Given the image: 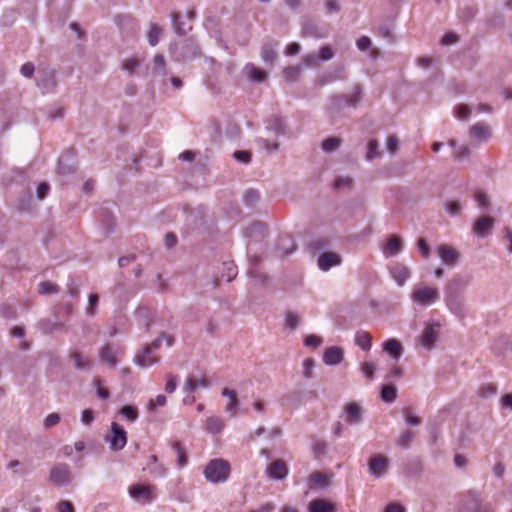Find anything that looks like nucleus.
<instances>
[{
  "instance_id": "obj_1",
  "label": "nucleus",
  "mask_w": 512,
  "mask_h": 512,
  "mask_svg": "<svg viewBox=\"0 0 512 512\" xmlns=\"http://www.w3.org/2000/svg\"><path fill=\"white\" fill-rule=\"evenodd\" d=\"M204 474L210 482H223L229 477L230 465L227 461L222 459L211 460L206 466Z\"/></svg>"
},
{
  "instance_id": "obj_2",
  "label": "nucleus",
  "mask_w": 512,
  "mask_h": 512,
  "mask_svg": "<svg viewBox=\"0 0 512 512\" xmlns=\"http://www.w3.org/2000/svg\"><path fill=\"white\" fill-rule=\"evenodd\" d=\"M411 298L414 302L422 306H429L436 302L439 298V291L433 287H419L412 292Z\"/></svg>"
},
{
  "instance_id": "obj_3",
  "label": "nucleus",
  "mask_w": 512,
  "mask_h": 512,
  "mask_svg": "<svg viewBox=\"0 0 512 512\" xmlns=\"http://www.w3.org/2000/svg\"><path fill=\"white\" fill-rule=\"evenodd\" d=\"M106 441L112 451L122 450L127 443V434L124 428L116 422L111 424V433L106 436Z\"/></svg>"
},
{
  "instance_id": "obj_4",
  "label": "nucleus",
  "mask_w": 512,
  "mask_h": 512,
  "mask_svg": "<svg viewBox=\"0 0 512 512\" xmlns=\"http://www.w3.org/2000/svg\"><path fill=\"white\" fill-rule=\"evenodd\" d=\"M467 497V510L469 512H494L492 504L484 501L479 491L469 490L467 492Z\"/></svg>"
},
{
  "instance_id": "obj_5",
  "label": "nucleus",
  "mask_w": 512,
  "mask_h": 512,
  "mask_svg": "<svg viewBox=\"0 0 512 512\" xmlns=\"http://www.w3.org/2000/svg\"><path fill=\"white\" fill-rule=\"evenodd\" d=\"M49 480L57 486L69 484L72 480V473L69 466L65 463H58L53 466L50 471Z\"/></svg>"
},
{
  "instance_id": "obj_6",
  "label": "nucleus",
  "mask_w": 512,
  "mask_h": 512,
  "mask_svg": "<svg viewBox=\"0 0 512 512\" xmlns=\"http://www.w3.org/2000/svg\"><path fill=\"white\" fill-rule=\"evenodd\" d=\"M245 237L249 239L248 253L252 251V242L262 241L267 235V227L262 222H253L244 231Z\"/></svg>"
},
{
  "instance_id": "obj_7",
  "label": "nucleus",
  "mask_w": 512,
  "mask_h": 512,
  "mask_svg": "<svg viewBox=\"0 0 512 512\" xmlns=\"http://www.w3.org/2000/svg\"><path fill=\"white\" fill-rule=\"evenodd\" d=\"M446 303L449 310L458 316L459 318H464L467 312V307L465 304L464 297L454 291H450L446 298Z\"/></svg>"
},
{
  "instance_id": "obj_8",
  "label": "nucleus",
  "mask_w": 512,
  "mask_h": 512,
  "mask_svg": "<svg viewBox=\"0 0 512 512\" xmlns=\"http://www.w3.org/2000/svg\"><path fill=\"white\" fill-rule=\"evenodd\" d=\"M37 86L43 93L53 92L57 86L56 73L53 69H42L39 71Z\"/></svg>"
},
{
  "instance_id": "obj_9",
  "label": "nucleus",
  "mask_w": 512,
  "mask_h": 512,
  "mask_svg": "<svg viewBox=\"0 0 512 512\" xmlns=\"http://www.w3.org/2000/svg\"><path fill=\"white\" fill-rule=\"evenodd\" d=\"M389 467V459L382 454H377L369 459V472L379 478L387 473Z\"/></svg>"
},
{
  "instance_id": "obj_10",
  "label": "nucleus",
  "mask_w": 512,
  "mask_h": 512,
  "mask_svg": "<svg viewBox=\"0 0 512 512\" xmlns=\"http://www.w3.org/2000/svg\"><path fill=\"white\" fill-rule=\"evenodd\" d=\"M155 489L153 485L133 484L129 487V494L135 500L151 502L155 498Z\"/></svg>"
},
{
  "instance_id": "obj_11",
  "label": "nucleus",
  "mask_w": 512,
  "mask_h": 512,
  "mask_svg": "<svg viewBox=\"0 0 512 512\" xmlns=\"http://www.w3.org/2000/svg\"><path fill=\"white\" fill-rule=\"evenodd\" d=\"M439 330H440V324H438V323L428 324L424 328V330L420 336L421 345L424 348L430 350L434 346L435 342L438 339Z\"/></svg>"
},
{
  "instance_id": "obj_12",
  "label": "nucleus",
  "mask_w": 512,
  "mask_h": 512,
  "mask_svg": "<svg viewBox=\"0 0 512 512\" xmlns=\"http://www.w3.org/2000/svg\"><path fill=\"white\" fill-rule=\"evenodd\" d=\"M119 352V348L115 347L111 343H107L99 350V357L102 362L107 363L111 368H115Z\"/></svg>"
},
{
  "instance_id": "obj_13",
  "label": "nucleus",
  "mask_w": 512,
  "mask_h": 512,
  "mask_svg": "<svg viewBox=\"0 0 512 512\" xmlns=\"http://www.w3.org/2000/svg\"><path fill=\"white\" fill-rule=\"evenodd\" d=\"M267 475L274 480H282L288 475L287 463L282 459L273 461L267 467Z\"/></svg>"
},
{
  "instance_id": "obj_14",
  "label": "nucleus",
  "mask_w": 512,
  "mask_h": 512,
  "mask_svg": "<svg viewBox=\"0 0 512 512\" xmlns=\"http://www.w3.org/2000/svg\"><path fill=\"white\" fill-rule=\"evenodd\" d=\"M438 255L447 266H454L460 257L459 252L450 245L442 244L437 249Z\"/></svg>"
},
{
  "instance_id": "obj_15",
  "label": "nucleus",
  "mask_w": 512,
  "mask_h": 512,
  "mask_svg": "<svg viewBox=\"0 0 512 512\" xmlns=\"http://www.w3.org/2000/svg\"><path fill=\"white\" fill-rule=\"evenodd\" d=\"M403 249V240L398 235H391L387 242L383 245L382 251L386 257L394 256L400 253Z\"/></svg>"
},
{
  "instance_id": "obj_16",
  "label": "nucleus",
  "mask_w": 512,
  "mask_h": 512,
  "mask_svg": "<svg viewBox=\"0 0 512 512\" xmlns=\"http://www.w3.org/2000/svg\"><path fill=\"white\" fill-rule=\"evenodd\" d=\"M494 226V219L490 216H483L476 220V222L473 225V232L478 237H485L487 236Z\"/></svg>"
},
{
  "instance_id": "obj_17",
  "label": "nucleus",
  "mask_w": 512,
  "mask_h": 512,
  "mask_svg": "<svg viewBox=\"0 0 512 512\" xmlns=\"http://www.w3.org/2000/svg\"><path fill=\"white\" fill-rule=\"evenodd\" d=\"M343 358V349L336 346L326 348L323 354V362L327 365H338L342 362Z\"/></svg>"
},
{
  "instance_id": "obj_18",
  "label": "nucleus",
  "mask_w": 512,
  "mask_h": 512,
  "mask_svg": "<svg viewBox=\"0 0 512 512\" xmlns=\"http://www.w3.org/2000/svg\"><path fill=\"white\" fill-rule=\"evenodd\" d=\"M341 263V257L339 254L334 252H325L318 258V266L321 270L327 271L333 266H337Z\"/></svg>"
},
{
  "instance_id": "obj_19",
  "label": "nucleus",
  "mask_w": 512,
  "mask_h": 512,
  "mask_svg": "<svg viewBox=\"0 0 512 512\" xmlns=\"http://www.w3.org/2000/svg\"><path fill=\"white\" fill-rule=\"evenodd\" d=\"M201 55V51L197 43H195L193 40L188 39L184 42L182 48L180 57L181 60L187 61L194 59L196 57H199Z\"/></svg>"
},
{
  "instance_id": "obj_20",
  "label": "nucleus",
  "mask_w": 512,
  "mask_h": 512,
  "mask_svg": "<svg viewBox=\"0 0 512 512\" xmlns=\"http://www.w3.org/2000/svg\"><path fill=\"white\" fill-rule=\"evenodd\" d=\"M151 353V347L145 346L142 352L136 354L135 362L141 367H148L157 363L159 361V358L152 356Z\"/></svg>"
},
{
  "instance_id": "obj_21",
  "label": "nucleus",
  "mask_w": 512,
  "mask_h": 512,
  "mask_svg": "<svg viewBox=\"0 0 512 512\" xmlns=\"http://www.w3.org/2000/svg\"><path fill=\"white\" fill-rule=\"evenodd\" d=\"M391 275L398 285L402 286L410 277V270L405 265L396 263L391 268Z\"/></svg>"
},
{
  "instance_id": "obj_22",
  "label": "nucleus",
  "mask_w": 512,
  "mask_h": 512,
  "mask_svg": "<svg viewBox=\"0 0 512 512\" xmlns=\"http://www.w3.org/2000/svg\"><path fill=\"white\" fill-rule=\"evenodd\" d=\"M469 136L478 141H486L490 137L489 127L484 123H476L470 127Z\"/></svg>"
},
{
  "instance_id": "obj_23",
  "label": "nucleus",
  "mask_w": 512,
  "mask_h": 512,
  "mask_svg": "<svg viewBox=\"0 0 512 512\" xmlns=\"http://www.w3.org/2000/svg\"><path fill=\"white\" fill-rule=\"evenodd\" d=\"M309 512H335V505L325 499H314L309 503Z\"/></svg>"
},
{
  "instance_id": "obj_24",
  "label": "nucleus",
  "mask_w": 512,
  "mask_h": 512,
  "mask_svg": "<svg viewBox=\"0 0 512 512\" xmlns=\"http://www.w3.org/2000/svg\"><path fill=\"white\" fill-rule=\"evenodd\" d=\"M383 349L394 359L398 360L403 352V346L397 339H389L383 344Z\"/></svg>"
},
{
  "instance_id": "obj_25",
  "label": "nucleus",
  "mask_w": 512,
  "mask_h": 512,
  "mask_svg": "<svg viewBox=\"0 0 512 512\" xmlns=\"http://www.w3.org/2000/svg\"><path fill=\"white\" fill-rule=\"evenodd\" d=\"M210 386V381L208 378L204 377L200 380L195 379L194 377H187L183 390L186 393H192L194 392L198 387L207 388Z\"/></svg>"
},
{
  "instance_id": "obj_26",
  "label": "nucleus",
  "mask_w": 512,
  "mask_h": 512,
  "mask_svg": "<svg viewBox=\"0 0 512 512\" xmlns=\"http://www.w3.org/2000/svg\"><path fill=\"white\" fill-rule=\"evenodd\" d=\"M278 45L277 42L265 43L262 46L261 57L266 64H270L271 66L274 64L277 58V52L275 51V47Z\"/></svg>"
},
{
  "instance_id": "obj_27",
  "label": "nucleus",
  "mask_w": 512,
  "mask_h": 512,
  "mask_svg": "<svg viewBox=\"0 0 512 512\" xmlns=\"http://www.w3.org/2000/svg\"><path fill=\"white\" fill-rule=\"evenodd\" d=\"M346 421L350 424H358L361 421V408L352 402L346 405Z\"/></svg>"
},
{
  "instance_id": "obj_28",
  "label": "nucleus",
  "mask_w": 512,
  "mask_h": 512,
  "mask_svg": "<svg viewBox=\"0 0 512 512\" xmlns=\"http://www.w3.org/2000/svg\"><path fill=\"white\" fill-rule=\"evenodd\" d=\"M355 343L362 350L368 351L371 349L372 346V337L370 333H368L367 331L359 330L355 334Z\"/></svg>"
},
{
  "instance_id": "obj_29",
  "label": "nucleus",
  "mask_w": 512,
  "mask_h": 512,
  "mask_svg": "<svg viewBox=\"0 0 512 512\" xmlns=\"http://www.w3.org/2000/svg\"><path fill=\"white\" fill-rule=\"evenodd\" d=\"M74 361V365L79 370H88L91 368L92 362L89 358L84 357L81 352L75 350L70 355Z\"/></svg>"
},
{
  "instance_id": "obj_30",
  "label": "nucleus",
  "mask_w": 512,
  "mask_h": 512,
  "mask_svg": "<svg viewBox=\"0 0 512 512\" xmlns=\"http://www.w3.org/2000/svg\"><path fill=\"white\" fill-rule=\"evenodd\" d=\"M245 69L247 70L248 78L254 82H264L267 78V73L253 64L246 65Z\"/></svg>"
},
{
  "instance_id": "obj_31",
  "label": "nucleus",
  "mask_w": 512,
  "mask_h": 512,
  "mask_svg": "<svg viewBox=\"0 0 512 512\" xmlns=\"http://www.w3.org/2000/svg\"><path fill=\"white\" fill-rule=\"evenodd\" d=\"M328 484V478L325 474L319 471H315L310 474L309 476V487L310 488H323L327 486Z\"/></svg>"
},
{
  "instance_id": "obj_32",
  "label": "nucleus",
  "mask_w": 512,
  "mask_h": 512,
  "mask_svg": "<svg viewBox=\"0 0 512 512\" xmlns=\"http://www.w3.org/2000/svg\"><path fill=\"white\" fill-rule=\"evenodd\" d=\"M136 317L139 319L140 322L145 327V330L148 331L151 323H152V312L149 308L146 307H140L136 311Z\"/></svg>"
},
{
  "instance_id": "obj_33",
  "label": "nucleus",
  "mask_w": 512,
  "mask_h": 512,
  "mask_svg": "<svg viewBox=\"0 0 512 512\" xmlns=\"http://www.w3.org/2000/svg\"><path fill=\"white\" fill-rule=\"evenodd\" d=\"M70 161L73 162V159L69 155H63L59 158L58 171L60 174L65 175L74 171V163H69Z\"/></svg>"
},
{
  "instance_id": "obj_34",
  "label": "nucleus",
  "mask_w": 512,
  "mask_h": 512,
  "mask_svg": "<svg viewBox=\"0 0 512 512\" xmlns=\"http://www.w3.org/2000/svg\"><path fill=\"white\" fill-rule=\"evenodd\" d=\"M172 449L177 454V463L179 468H183L187 464L186 450L179 441L172 443Z\"/></svg>"
},
{
  "instance_id": "obj_35",
  "label": "nucleus",
  "mask_w": 512,
  "mask_h": 512,
  "mask_svg": "<svg viewBox=\"0 0 512 512\" xmlns=\"http://www.w3.org/2000/svg\"><path fill=\"white\" fill-rule=\"evenodd\" d=\"M222 395L229 397V399H230V402L228 403V405L226 407V411L231 412L232 415H235V411L239 404L236 392L229 388H224L222 390Z\"/></svg>"
},
{
  "instance_id": "obj_36",
  "label": "nucleus",
  "mask_w": 512,
  "mask_h": 512,
  "mask_svg": "<svg viewBox=\"0 0 512 512\" xmlns=\"http://www.w3.org/2000/svg\"><path fill=\"white\" fill-rule=\"evenodd\" d=\"M397 397V389L393 384H387L382 387L381 398L383 401L391 403Z\"/></svg>"
},
{
  "instance_id": "obj_37",
  "label": "nucleus",
  "mask_w": 512,
  "mask_h": 512,
  "mask_svg": "<svg viewBox=\"0 0 512 512\" xmlns=\"http://www.w3.org/2000/svg\"><path fill=\"white\" fill-rule=\"evenodd\" d=\"M415 438V432L411 430L403 431L397 439V444L403 448L408 449Z\"/></svg>"
},
{
  "instance_id": "obj_38",
  "label": "nucleus",
  "mask_w": 512,
  "mask_h": 512,
  "mask_svg": "<svg viewBox=\"0 0 512 512\" xmlns=\"http://www.w3.org/2000/svg\"><path fill=\"white\" fill-rule=\"evenodd\" d=\"M224 427V423L219 417H210L206 420V429L210 433H219Z\"/></svg>"
},
{
  "instance_id": "obj_39",
  "label": "nucleus",
  "mask_w": 512,
  "mask_h": 512,
  "mask_svg": "<svg viewBox=\"0 0 512 512\" xmlns=\"http://www.w3.org/2000/svg\"><path fill=\"white\" fill-rule=\"evenodd\" d=\"M162 35V29L158 24H151L150 31L148 33V42L151 46H156Z\"/></svg>"
},
{
  "instance_id": "obj_40",
  "label": "nucleus",
  "mask_w": 512,
  "mask_h": 512,
  "mask_svg": "<svg viewBox=\"0 0 512 512\" xmlns=\"http://www.w3.org/2000/svg\"><path fill=\"white\" fill-rule=\"evenodd\" d=\"M342 140L338 137H330L322 142V149L325 152L331 153L337 150L341 145Z\"/></svg>"
},
{
  "instance_id": "obj_41",
  "label": "nucleus",
  "mask_w": 512,
  "mask_h": 512,
  "mask_svg": "<svg viewBox=\"0 0 512 512\" xmlns=\"http://www.w3.org/2000/svg\"><path fill=\"white\" fill-rule=\"evenodd\" d=\"M362 98V87L361 85H356L354 87L353 93L350 96H345V101L350 106H356Z\"/></svg>"
},
{
  "instance_id": "obj_42",
  "label": "nucleus",
  "mask_w": 512,
  "mask_h": 512,
  "mask_svg": "<svg viewBox=\"0 0 512 512\" xmlns=\"http://www.w3.org/2000/svg\"><path fill=\"white\" fill-rule=\"evenodd\" d=\"M367 148H368V151L366 154V159L368 161H371L380 156L379 143L377 140H375V139L370 140L368 142Z\"/></svg>"
},
{
  "instance_id": "obj_43",
  "label": "nucleus",
  "mask_w": 512,
  "mask_h": 512,
  "mask_svg": "<svg viewBox=\"0 0 512 512\" xmlns=\"http://www.w3.org/2000/svg\"><path fill=\"white\" fill-rule=\"evenodd\" d=\"M120 414L126 417L130 422H134L138 418V409L132 405L123 406Z\"/></svg>"
},
{
  "instance_id": "obj_44",
  "label": "nucleus",
  "mask_w": 512,
  "mask_h": 512,
  "mask_svg": "<svg viewBox=\"0 0 512 512\" xmlns=\"http://www.w3.org/2000/svg\"><path fill=\"white\" fill-rule=\"evenodd\" d=\"M165 339L168 346H172L174 343V337L172 335L161 333L158 338L151 342L149 345L151 347V351L153 349H158L161 346L162 340Z\"/></svg>"
},
{
  "instance_id": "obj_45",
  "label": "nucleus",
  "mask_w": 512,
  "mask_h": 512,
  "mask_svg": "<svg viewBox=\"0 0 512 512\" xmlns=\"http://www.w3.org/2000/svg\"><path fill=\"white\" fill-rule=\"evenodd\" d=\"M99 303V296L96 293L89 295L88 306L86 308V314L90 317L94 316Z\"/></svg>"
},
{
  "instance_id": "obj_46",
  "label": "nucleus",
  "mask_w": 512,
  "mask_h": 512,
  "mask_svg": "<svg viewBox=\"0 0 512 512\" xmlns=\"http://www.w3.org/2000/svg\"><path fill=\"white\" fill-rule=\"evenodd\" d=\"M497 392V386L493 383H484L480 386L478 394L479 396L486 398L495 395Z\"/></svg>"
},
{
  "instance_id": "obj_47",
  "label": "nucleus",
  "mask_w": 512,
  "mask_h": 512,
  "mask_svg": "<svg viewBox=\"0 0 512 512\" xmlns=\"http://www.w3.org/2000/svg\"><path fill=\"white\" fill-rule=\"evenodd\" d=\"M259 193L254 189H249L244 193L243 200L246 205L252 207L259 200Z\"/></svg>"
},
{
  "instance_id": "obj_48",
  "label": "nucleus",
  "mask_w": 512,
  "mask_h": 512,
  "mask_svg": "<svg viewBox=\"0 0 512 512\" xmlns=\"http://www.w3.org/2000/svg\"><path fill=\"white\" fill-rule=\"evenodd\" d=\"M38 291L40 294H53L59 291V287L54 283L44 281L39 284Z\"/></svg>"
},
{
  "instance_id": "obj_49",
  "label": "nucleus",
  "mask_w": 512,
  "mask_h": 512,
  "mask_svg": "<svg viewBox=\"0 0 512 512\" xmlns=\"http://www.w3.org/2000/svg\"><path fill=\"white\" fill-rule=\"evenodd\" d=\"M406 423L411 426H418L421 424V419L413 415L410 408H406L403 411Z\"/></svg>"
},
{
  "instance_id": "obj_50",
  "label": "nucleus",
  "mask_w": 512,
  "mask_h": 512,
  "mask_svg": "<svg viewBox=\"0 0 512 512\" xmlns=\"http://www.w3.org/2000/svg\"><path fill=\"white\" fill-rule=\"evenodd\" d=\"M318 56L315 53H309L302 57L301 62L304 66L313 68L317 66Z\"/></svg>"
},
{
  "instance_id": "obj_51",
  "label": "nucleus",
  "mask_w": 512,
  "mask_h": 512,
  "mask_svg": "<svg viewBox=\"0 0 512 512\" xmlns=\"http://www.w3.org/2000/svg\"><path fill=\"white\" fill-rule=\"evenodd\" d=\"M333 56H334V50L332 49V47L329 45H325L320 48L318 59H321L323 61H328V60L332 59Z\"/></svg>"
},
{
  "instance_id": "obj_52",
  "label": "nucleus",
  "mask_w": 512,
  "mask_h": 512,
  "mask_svg": "<svg viewBox=\"0 0 512 512\" xmlns=\"http://www.w3.org/2000/svg\"><path fill=\"white\" fill-rule=\"evenodd\" d=\"M361 370L367 379L372 380L376 370V365L373 362H365L362 364Z\"/></svg>"
},
{
  "instance_id": "obj_53",
  "label": "nucleus",
  "mask_w": 512,
  "mask_h": 512,
  "mask_svg": "<svg viewBox=\"0 0 512 512\" xmlns=\"http://www.w3.org/2000/svg\"><path fill=\"white\" fill-rule=\"evenodd\" d=\"M286 326L295 329L300 323V317L294 312H288L286 314Z\"/></svg>"
},
{
  "instance_id": "obj_54",
  "label": "nucleus",
  "mask_w": 512,
  "mask_h": 512,
  "mask_svg": "<svg viewBox=\"0 0 512 512\" xmlns=\"http://www.w3.org/2000/svg\"><path fill=\"white\" fill-rule=\"evenodd\" d=\"M300 74V68L298 66H289L284 70V76L286 80L293 81Z\"/></svg>"
},
{
  "instance_id": "obj_55",
  "label": "nucleus",
  "mask_w": 512,
  "mask_h": 512,
  "mask_svg": "<svg viewBox=\"0 0 512 512\" xmlns=\"http://www.w3.org/2000/svg\"><path fill=\"white\" fill-rule=\"evenodd\" d=\"M456 117L460 120H467L471 114L470 108L467 105H459L455 111Z\"/></svg>"
},
{
  "instance_id": "obj_56",
  "label": "nucleus",
  "mask_w": 512,
  "mask_h": 512,
  "mask_svg": "<svg viewBox=\"0 0 512 512\" xmlns=\"http://www.w3.org/2000/svg\"><path fill=\"white\" fill-rule=\"evenodd\" d=\"M138 66H139V62L135 58L125 59L122 63V69L131 74L134 72V69Z\"/></svg>"
},
{
  "instance_id": "obj_57",
  "label": "nucleus",
  "mask_w": 512,
  "mask_h": 512,
  "mask_svg": "<svg viewBox=\"0 0 512 512\" xmlns=\"http://www.w3.org/2000/svg\"><path fill=\"white\" fill-rule=\"evenodd\" d=\"M167 399L164 395H158L155 399H151L148 403V409L153 410L156 407L165 406Z\"/></svg>"
},
{
  "instance_id": "obj_58",
  "label": "nucleus",
  "mask_w": 512,
  "mask_h": 512,
  "mask_svg": "<svg viewBox=\"0 0 512 512\" xmlns=\"http://www.w3.org/2000/svg\"><path fill=\"white\" fill-rule=\"evenodd\" d=\"M155 71L164 74L165 59L162 54H156L153 59Z\"/></svg>"
},
{
  "instance_id": "obj_59",
  "label": "nucleus",
  "mask_w": 512,
  "mask_h": 512,
  "mask_svg": "<svg viewBox=\"0 0 512 512\" xmlns=\"http://www.w3.org/2000/svg\"><path fill=\"white\" fill-rule=\"evenodd\" d=\"M314 360L312 358H307L303 362V376L305 378H311L312 377V370L314 368Z\"/></svg>"
},
{
  "instance_id": "obj_60",
  "label": "nucleus",
  "mask_w": 512,
  "mask_h": 512,
  "mask_svg": "<svg viewBox=\"0 0 512 512\" xmlns=\"http://www.w3.org/2000/svg\"><path fill=\"white\" fill-rule=\"evenodd\" d=\"M60 415L57 413H51L49 414L45 420H44V426L45 428H51L55 425H57L60 422Z\"/></svg>"
},
{
  "instance_id": "obj_61",
  "label": "nucleus",
  "mask_w": 512,
  "mask_h": 512,
  "mask_svg": "<svg viewBox=\"0 0 512 512\" xmlns=\"http://www.w3.org/2000/svg\"><path fill=\"white\" fill-rule=\"evenodd\" d=\"M462 206L458 201H449L446 204V210L451 215L455 216L461 212Z\"/></svg>"
},
{
  "instance_id": "obj_62",
  "label": "nucleus",
  "mask_w": 512,
  "mask_h": 512,
  "mask_svg": "<svg viewBox=\"0 0 512 512\" xmlns=\"http://www.w3.org/2000/svg\"><path fill=\"white\" fill-rule=\"evenodd\" d=\"M233 156L237 161L245 164L251 161V153L248 151L239 150L234 152Z\"/></svg>"
},
{
  "instance_id": "obj_63",
  "label": "nucleus",
  "mask_w": 512,
  "mask_h": 512,
  "mask_svg": "<svg viewBox=\"0 0 512 512\" xmlns=\"http://www.w3.org/2000/svg\"><path fill=\"white\" fill-rule=\"evenodd\" d=\"M177 386V376L175 375H168L167 376V382L165 385V391L169 394L173 393Z\"/></svg>"
},
{
  "instance_id": "obj_64",
  "label": "nucleus",
  "mask_w": 512,
  "mask_h": 512,
  "mask_svg": "<svg viewBox=\"0 0 512 512\" xmlns=\"http://www.w3.org/2000/svg\"><path fill=\"white\" fill-rule=\"evenodd\" d=\"M58 512H75L74 506L70 501L62 500L57 504Z\"/></svg>"
}]
</instances>
